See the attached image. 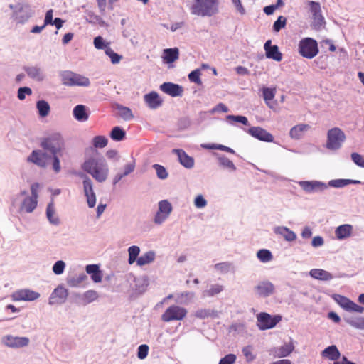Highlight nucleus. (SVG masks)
Wrapping results in <instances>:
<instances>
[{"mask_svg": "<svg viewBox=\"0 0 364 364\" xmlns=\"http://www.w3.org/2000/svg\"><path fill=\"white\" fill-rule=\"evenodd\" d=\"M187 312L184 307L171 305L161 315V320L164 322L181 321L186 316Z\"/></svg>", "mask_w": 364, "mask_h": 364, "instance_id": "6e6552de", "label": "nucleus"}, {"mask_svg": "<svg viewBox=\"0 0 364 364\" xmlns=\"http://www.w3.org/2000/svg\"><path fill=\"white\" fill-rule=\"evenodd\" d=\"M160 90L171 97L181 96L183 92L181 86L172 82L163 83L160 86Z\"/></svg>", "mask_w": 364, "mask_h": 364, "instance_id": "6ab92c4d", "label": "nucleus"}, {"mask_svg": "<svg viewBox=\"0 0 364 364\" xmlns=\"http://www.w3.org/2000/svg\"><path fill=\"white\" fill-rule=\"evenodd\" d=\"M14 19L18 23H24L31 16V9L28 4L21 5L14 13Z\"/></svg>", "mask_w": 364, "mask_h": 364, "instance_id": "a211bd4d", "label": "nucleus"}, {"mask_svg": "<svg viewBox=\"0 0 364 364\" xmlns=\"http://www.w3.org/2000/svg\"><path fill=\"white\" fill-rule=\"evenodd\" d=\"M74 117L80 122H85L89 118V114L86 112V107L82 105H78L73 109Z\"/></svg>", "mask_w": 364, "mask_h": 364, "instance_id": "c756f323", "label": "nucleus"}, {"mask_svg": "<svg viewBox=\"0 0 364 364\" xmlns=\"http://www.w3.org/2000/svg\"><path fill=\"white\" fill-rule=\"evenodd\" d=\"M272 42L270 40H268L264 46L265 52H266V56L268 58L273 59L276 61H281L282 59V55L279 51V48L277 46H272Z\"/></svg>", "mask_w": 364, "mask_h": 364, "instance_id": "412c9836", "label": "nucleus"}, {"mask_svg": "<svg viewBox=\"0 0 364 364\" xmlns=\"http://www.w3.org/2000/svg\"><path fill=\"white\" fill-rule=\"evenodd\" d=\"M3 342L8 347L18 348L27 346L29 343V339L27 337H18L8 335L3 338Z\"/></svg>", "mask_w": 364, "mask_h": 364, "instance_id": "2eb2a0df", "label": "nucleus"}, {"mask_svg": "<svg viewBox=\"0 0 364 364\" xmlns=\"http://www.w3.org/2000/svg\"><path fill=\"white\" fill-rule=\"evenodd\" d=\"M200 70L199 69H196L188 74V79L191 82H195L197 85H200L202 84V81L200 77Z\"/></svg>", "mask_w": 364, "mask_h": 364, "instance_id": "49530a36", "label": "nucleus"}, {"mask_svg": "<svg viewBox=\"0 0 364 364\" xmlns=\"http://www.w3.org/2000/svg\"><path fill=\"white\" fill-rule=\"evenodd\" d=\"M345 139L346 135L340 128H332L328 130L327 134L326 147L331 150L338 149Z\"/></svg>", "mask_w": 364, "mask_h": 364, "instance_id": "423d86ee", "label": "nucleus"}, {"mask_svg": "<svg viewBox=\"0 0 364 364\" xmlns=\"http://www.w3.org/2000/svg\"><path fill=\"white\" fill-rule=\"evenodd\" d=\"M46 215L48 220L54 225H58L59 223V219L55 215V207L53 201H51L47 206L46 208Z\"/></svg>", "mask_w": 364, "mask_h": 364, "instance_id": "f704fd0d", "label": "nucleus"}, {"mask_svg": "<svg viewBox=\"0 0 364 364\" xmlns=\"http://www.w3.org/2000/svg\"><path fill=\"white\" fill-rule=\"evenodd\" d=\"M53 9H50L46 12L45 20H44L45 26L48 25V24L53 25Z\"/></svg>", "mask_w": 364, "mask_h": 364, "instance_id": "338daca9", "label": "nucleus"}, {"mask_svg": "<svg viewBox=\"0 0 364 364\" xmlns=\"http://www.w3.org/2000/svg\"><path fill=\"white\" fill-rule=\"evenodd\" d=\"M125 132L119 127H114L110 133V137L116 141H120L125 138Z\"/></svg>", "mask_w": 364, "mask_h": 364, "instance_id": "e433bc0d", "label": "nucleus"}, {"mask_svg": "<svg viewBox=\"0 0 364 364\" xmlns=\"http://www.w3.org/2000/svg\"><path fill=\"white\" fill-rule=\"evenodd\" d=\"M310 127L308 124H298L293 127L289 132L291 138L299 139L303 135L304 132L308 130Z\"/></svg>", "mask_w": 364, "mask_h": 364, "instance_id": "2f4dec72", "label": "nucleus"}, {"mask_svg": "<svg viewBox=\"0 0 364 364\" xmlns=\"http://www.w3.org/2000/svg\"><path fill=\"white\" fill-rule=\"evenodd\" d=\"M286 25V18L283 16H279L277 20L274 23L273 29L274 31L278 32Z\"/></svg>", "mask_w": 364, "mask_h": 364, "instance_id": "6e6d98bb", "label": "nucleus"}, {"mask_svg": "<svg viewBox=\"0 0 364 364\" xmlns=\"http://www.w3.org/2000/svg\"><path fill=\"white\" fill-rule=\"evenodd\" d=\"M40 185L38 183H34L31 186V196H28L23 200L20 210L26 213H32L37 206L38 198V189Z\"/></svg>", "mask_w": 364, "mask_h": 364, "instance_id": "0eeeda50", "label": "nucleus"}, {"mask_svg": "<svg viewBox=\"0 0 364 364\" xmlns=\"http://www.w3.org/2000/svg\"><path fill=\"white\" fill-rule=\"evenodd\" d=\"M36 108L41 117H47L50 111L48 102L43 100L37 102Z\"/></svg>", "mask_w": 364, "mask_h": 364, "instance_id": "72a5a7b5", "label": "nucleus"}, {"mask_svg": "<svg viewBox=\"0 0 364 364\" xmlns=\"http://www.w3.org/2000/svg\"><path fill=\"white\" fill-rule=\"evenodd\" d=\"M236 360V356L234 354H228L223 358L219 364H234Z\"/></svg>", "mask_w": 364, "mask_h": 364, "instance_id": "680f3d73", "label": "nucleus"}, {"mask_svg": "<svg viewBox=\"0 0 364 364\" xmlns=\"http://www.w3.org/2000/svg\"><path fill=\"white\" fill-rule=\"evenodd\" d=\"M210 312L207 309H199L196 311L195 316L199 318H205L209 316Z\"/></svg>", "mask_w": 364, "mask_h": 364, "instance_id": "774afa93", "label": "nucleus"}, {"mask_svg": "<svg viewBox=\"0 0 364 364\" xmlns=\"http://www.w3.org/2000/svg\"><path fill=\"white\" fill-rule=\"evenodd\" d=\"M153 168L156 170L157 176L160 179H166L168 177V173L163 166L159 164H154Z\"/></svg>", "mask_w": 364, "mask_h": 364, "instance_id": "09e8293b", "label": "nucleus"}, {"mask_svg": "<svg viewBox=\"0 0 364 364\" xmlns=\"http://www.w3.org/2000/svg\"><path fill=\"white\" fill-rule=\"evenodd\" d=\"M300 186L307 192H311L319 187L324 186L323 183L318 182H310V181H301L299 183Z\"/></svg>", "mask_w": 364, "mask_h": 364, "instance_id": "4c0bfd02", "label": "nucleus"}, {"mask_svg": "<svg viewBox=\"0 0 364 364\" xmlns=\"http://www.w3.org/2000/svg\"><path fill=\"white\" fill-rule=\"evenodd\" d=\"M78 176L83 178L84 193L87 198L88 206L93 208L96 204V197L93 191L92 182L91 179L84 173H80Z\"/></svg>", "mask_w": 364, "mask_h": 364, "instance_id": "9d476101", "label": "nucleus"}, {"mask_svg": "<svg viewBox=\"0 0 364 364\" xmlns=\"http://www.w3.org/2000/svg\"><path fill=\"white\" fill-rule=\"evenodd\" d=\"M256 290L260 296L266 297L273 294L274 287L269 282H263L256 287Z\"/></svg>", "mask_w": 364, "mask_h": 364, "instance_id": "5701e85b", "label": "nucleus"}, {"mask_svg": "<svg viewBox=\"0 0 364 364\" xmlns=\"http://www.w3.org/2000/svg\"><path fill=\"white\" fill-rule=\"evenodd\" d=\"M41 146L43 149L49 151L53 155H55L63 149L64 140L60 134L53 133L41 139Z\"/></svg>", "mask_w": 364, "mask_h": 364, "instance_id": "7ed1b4c3", "label": "nucleus"}, {"mask_svg": "<svg viewBox=\"0 0 364 364\" xmlns=\"http://www.w3.org/2000/svg\"><path fill=\"white\" fill-rule=\"evenodd\" d=\"M281 318L280 316H272L267 313H260L257 315L258 326L261 330L272 328L281 321Z\"/></svg>", "mask_w": 364, "mask_h": 364, "instance_id": "1a4fd4ad", "label": "nucleus"}, {"mask_svg": "<svg viewBox=\"0 0 364 364\" xmlns=\"http://www.w3.org/2000/svg\"><path fill=\"white\" fill-rule=\"evenodd\" d=\"M140 252V248L138 246L133 245L129 247V264H132L134 262H136L138 256Z\"/></svg>", "mask_w": 364, "mask_h": 364, "instance_id": "ea45409f", "label": "nucleus"}, {"mask_svg": "<svg viewBox=\"0 0 364 364\" xmlns=\"http://www.w3.org/2000/svg\"><path fill=\"white\" fill-rule=\"evenodd\" d=\"M163 54L164 60L168 63H173L179 58V50L177 48L164 49Z\"/></svg>", "mask_w": 364, "mask_h": 364, "instance_id": "c85d7f7f", "label": "nucleus"}, {"mask_svg": "<svg viewBox=\"0 0 364 364\" xmlns=\"http://www.w3.org/2000/svg\"><path fill=\"white\" fill-rule=\"evenodd\" d=\"M353 230V227L350 225L345 224L338 226L336 230V237L339 240H343L350 236Z\"/></svg>", "mask_w": 364, "mask_h": 364, "instance_id": "cd10ccee", "label": "nucleus"}, {"mask_svg": "<svg viewBox=\"0 0 364 364\" xmlns=\"http://www.w3.org/2000/svg\"><path fill=\"white\" fill-rule=\"evenodd\" d=\"M135 161L132 160L130 163H128L124 166V171L123 173V175L124 176L129 175V173H132L135 169Z\"/></svg>", "mask_w": 364, "mask_h": 364, "instance_id": "69168bd1", "label": "nucleus"}, {"mask_svg": "<svg viewBox=\"0 0 364 364\" xmlns=\"http://www.w3.org/2000/svg\"><path fill=\"white\" fill-rule=\"evenodd\" d=\"M82 169L100 183L105 181L109 173L107 164L105 161H99L94 158L86 159L82 164Z\"/></svg>", "mask_w": 364, "mask_h": 364, "instance_id": "f257e3e1", "label": "nucleus"}, {"mask_svg": "<svg viewBox=\"0 0 364 364\" xmlns=\"http://www.w3.org/2000/svg\"><path fill=\"white\" fill-rule=\"evenodd\" d=\"M299 52L301 56L306 58H313L318 53V43L316 41L311 38H305L302 39L299 44Z\"/></svg>", "mask_w": 364, "mask_h": 364, "instance_id": "39448f33", "label": "nucleus"}, {"mask_svg": "<svg viewBox=\"0 0 364 364\" xmlns=\"http://www.w3.org/2000/svg\"><path fill=\"white\" fill-rule=\"evenodd\" d=\"M274 232L282 236L287 241H294L296 236V234L286 227H277Z\"/></svg>", "mask_w": 364, "mask_h": 364, "instance_id": "7c9ffc66", "label": "nucleus"}, {"mask_svg": "<svg viewBox=\"0 0 364 364\" xmlns=\"http://www.w3.org/2000/svg\"><path fill=\"white\" fill-rule=\"evenodd\" d=\"M26 72L33 79L40 81L43 78L41 70L37 67H28L26 68Z\"/></svg>", "mask_w": 364, "mask_h": 364, "instance_id": "79ce46f5", "label": "nucleus"}, {"mask_svg": "<svg viewBox=\"0 0 364 364\" xmlns=\"http://www.w3.org/2000/svg\"><path fill=\"white\" fill-rule=\"evenodd\" d=\"M84 299L87 303L92 302L93 301L96 300L98 297L97 293L94 290H89L87 291L84 294Z\"/></svg>", "mask_w": 364, "mask_h": 364, "instance_id": "5fc2aeb1", "label": "nucleus"}, {"mask_svg": "<svg viewBox=\"0 0 364 364\" xmlns=\"http://www.w3.org/2000/svg\"><path fill=\"white\" fill-rule=\"evenodd\" d=\"M308 5L313 16L314 27L316 28H320L325 24V19L321 13L320 4L316 1H308Z\"/></svg>", "mask_w": 364, "mask_h": 364, "instance_id": "9b49d317", "label": "nucleus"}, {"mask_svg": "<svg viewBox=\"0 0 364 364\" xmlns=\"http://www.w3.org/2000/svg\"><path fill=\"white\" fill-rule=\"evenodd\" d=\"M223 290V286L220 284H213L210 287L203 291V296L210 297L220 294Z\"/></svg>", "mask_w": 364, "mask_h": 364, "instance_id": "58836bf2", "label": "nucleus"}, {"mask_svg": "<svg viewBox=\"0 0 364 364\" xmlns=\"http://www.w3.org/2000/svg\"><path fill=\"white\" fill-rule=\"evenodd\" d=\"M248 133L261 141L272 142L274 136L269 132L260 127H252L248 129Z\"/></svg>", "mask_w": 364, "mask_h": 364, "instance_id": "f3484780", "label": "nucleus"}, {"mask_svg": "<svg viewBox=\"0 0 364 364\" xmlns=\"http://www.w3.org/2000/svg\"><path fill=\"white\" fill-rule=\"evenodd\" d=\"M257 257L262 262H270L273 257L272 252L267 249L259 250L257 253Z\"/></svg>", "mask_w": 364, "mask_h": 364, "instance_id": "a19ab883", "label": "nucleus"}, {"mask_svg": "<svg viewBox=\"0 0 364 364\" xmlns=\"http://www.w3.org/2000/svg\"><path fill=\"white\" fill-rule=\"evenodd\" d=\"M275 96V90L268 87L263 89V97L266 103L269 105V102L274 99Z\"/></svg>", "mask_w": 364, "mask_h": 364, "instance_id": "8fccbe9b", "label": "nucleus"}, {"mask_svg": "<svg viewBox=\"0 0 364 364\" xmlns=\"http://www.w3.org/2000/svg\"><path fill=\"white\" fill-rule=\"evenodd\" d=\"M193 14L201 16H211L218 12V0H195L191 7Z\"/></svg>", "mask_w": 364, "mask_h": 364, "instance_id": "f03ea898", "label": "nucleus"}, {"mask_svg": "<svg viewBox=\"0 0 364 364\" xmlns=\"http://www.w3.org/2000/svg\"><path fill=\"white\" fill-rule=\"evenodd\" d=\"M85 279H86V276L85 274H82V275L80 276L77 278L70 279L68 281V284L69 286L73 287H77L81 282H82Z\"/></svg>", "mask_w": 364, "mask_h": 364, "instance_id": "052dcab7", "label": "nucleus"}, {"mask_svg": "<svg viewBox=\"0 0 364 364\" xmlns=\"http://www.w3.org/2000/svg\"><path fill=\"white\" fill-rule=\"evenodd\" d=\"M309 275L316 279L328 281L333 279L332 274L323 269H313L309 272Z\"/></svg>", "mask_w": 364, "mask_h": 364, "instance_id": "bb28decb", "label": "nucleus"}, {"mask_svg": "<svg viewBox=\"0 0 364 364\" xmlns=\"http://www.w3.org/2000/svg\"><path fill=\"white\" fill-rule=\"evenodd\" d=\"M60 77L62 83L66 86L88 87L90 84L88 77L69 70L63 72L60 74Z\"/></svg>", "mask_w": 364, "mask_h": 364, "instance_id": "20e7f679", "label": "nucleus"}, {"mask_svg": "<svg viewBox=\"0 0 364 364\" xmlns=\"http://www.w3.org/2000/svg\"><path fill=\"white\" fill-rule=\"evenodd\" d=\"M228 121H234L236 122H240L244 125H247L248 123L247 118L244 116H235V115H228L226 117Z\"/></svg>", "mask_w": 364, "mask_h": 364, "instance_id": "4d7b16f0", "label": "nucleus"}, {"mask_svg": "<svg viewBox=\"0 0 364 364\" xmlns=\"http://www.w3.org/2000/svg\"><path fill=\"white\" fill-rule=\"evenodd\" d=\"M155 259V253L153 251H149L139 257L136 260L137 265L142 267L152 262Z\"/></svg>", "mask_w": 364, "mask_h": 364, "instance_id": "473e14b6", "label": "nucleus"}, {"mask_svg": "<svg viewBox=\"0 0 364 364\" xmlns=\"http://www.w3.org/2000/svg\"><path fill=\"white\" fill-rule=\"evenodd\" d=\"M351 159L358 166L364 168V157L358 153H352Z\"/></svg>", "mask_w": 364, "mask_h": 364, "instance_id": "bf43d9fd", "label": "nucleus"}, {"mask_svg": "<svg viewBox=\"0 0 364 364\" xmlns=\"http://www.w3.org/2000/svg\"><path fill=\"white\" fill-rule=\"evenodd\" d=\"M294 349L292 342L285 343L284 346L273 350L274 357L283 358L290 355Z\"/></svg>", "mask_w": 364, "mask_h": 364, "instance_id": "b1692460", "label": "nucleus"}, {"mask_svg": "<svg viewBox=\"0 0 364 364\" xmlns=\"http://www.w3.org/2000/svg\"><path fill=\"white\" fill-rule=\"evenodd\" d=\"M194 204L198 208H202L206 205L207 202L202 195H198L195 198Z\"/></svg>", "mask_w": 364, "mask_h": 364, "instance_id": "0e129e2a", "label": "nucleus"}, {"mask_svg": "<svg viewBox=\"0 0 364 364\" xmlns=\"http://www.w3.org/2000/svg\"><path fill=\"white\" fill-rule=\"evenodd\" d=\"M347 322L351 326L358 328L364 329V317H358L347 320Z\"/></svg>", "mask_w": 364, "mask_h": 364, "instance_id": "c03bdc74", "label": "nucleus"}, {"mask_svg": "<svg viewBox=\"0 0 364 364\" xmlns=\"http://www.w3.org/2000/svg\"><path fill=\"white\" fill-rule=\"evenodd\" d=\"M65 267V262L62 260H59V261H57L54 264V265L53 267V271L55 274L59 275L63 272Z\"/></svg>", "mask_w": 364, "mask_h": 364, "instance_id": "864d4df0", "label": "nucleus"}, {"mask_svg": "<svg viewBox=\"0 0 364 364\" xmlns=\"http://www.w3.org/2000/svg\"><path fill=\"white\" fill-rule=\"evenodd\" d=\"M68 296V290L62 286H58L51 294L49 298V304L51 305L63 304Z\"/></svg>", "mask_w": 364, "mask_h": 364, "instance_id": "dca6fc26", "label": "nucleus"}, {"mask_svg": "<svg viewBox=\"0 0 364 364\" xmlns=\"http://www.w3.org/2000/svg\"><path fill=\"white\" fill-rule=\"evenodd\" d=\"M144 100L148 107L152 109L159 107L163 103L159 94L154 91L145 95Z\"/></svg>", "mask_w": 364, "mask_h": 364, "instance_id": "4be33fe9", "label": "nucleus"}, {"mask_svg": "<svg viewBox=\"0 0 364 364\" xmlns=\"http://www.w3.org/2000/svg\"><path fill=\"white\" fill-rule=\"evenodd\" d=\"M172 210L171 203L167 200H162L159 203V211L156 213L154 222L157 224L163 223Z\"/></svg>", "mask_w": 364, "mask_h": 364, "instance_id": "4468645a", "label": "nucleus"}, {"mask_svg": "<svg viewBox=\"0 0 364 364\" xmlns=\"http://www.w3.org/2000/svg\"><path fill=\"white\" fill-rule=\"evenodd\" d=\"M32 91L31 89L27 87H21L18 89V97L19 100H24L26 96L25 95L27 94L28 95H31Z\"/></svg>", "mask_w": 364, "mask_h": 364, "instance_id": "e2e57ef3", "label": "nucleus"}, {"mask_svg": "<svg viewBox=\"0 0 364 364\" xmlns=\"http://www.w3.org/2000/svg\"><path fill=\"white\" fill-rule=\"evenodd\" d=\"M105 54L110 58V60L113 64L119 63L122 59V56L114 53L111 48H106Z\"/></svg>", "mask_w": 364, "mask_h": 364, "instance_id": "de8ad7c7", "label": "nucleus"}, {"mask_svg": "<svg viewBox=\"0 0 364 364\" xmlns=\"http://www.w3.org/2000/svg\"><path fill=\"white\" fill-rule=\"evenodd\" d=\"M86 272L91 277L94 282H100L102 279V274L97 264H88L86 266Z\"/></svg>", "mask_w": 364, "mask_h": 364, "instance_id": "a878e982", "label": "nucleus"}, {"mask_svg": "<svg viewBox=\"0 0 364 364\" xmlns=\"http://www.w3.org/2000/svg\"><path fill=\"white\" fill-rule=\"evenodd\" d=\"M335 301L345 310L348 311H354L362 313L364 311V308L354 303L348 298L340 295L336 294L333 296Z\"/></svg>", "mask_w": 364, "mask_h": 364, "instance_id": "f8f14e48", "label": "nucleus"}, {"mask_svg": "<svg viewBox=\"0 0 364 364\" xmlns=\"http://www.w3.org/2000/svg\"><path fill=\"white\" fill-rule=\"evenodd\" d=\"M251 346H245L242 351L247 362H251L255 359V355L252 353Z\"/></svg>", "mask_w": 364, "mask_h": 364, "instance_id": "3c124183", "label": "nucleus"}, {"mask_svg": "<svg viewBox=\"0 0 364 364\" xmlns=\"http://www.w3.org/2000/svg\"><path fill=\"white\" fill-rule=\"evenodd\" d=\"M94 46L97 49H105L106 50L107 48H109L108 46L109 43H105L104 41V39L102 36H97L94 38Z\"/></svg>", "mask_w": 364, "mask_h": 364, "instance_id": "603ef678", "label": "nucleus"}, {"mask_svg": "<svg viewBox=\"0 0 364 364\" xmlns=\"http://www.w3.org/2000/svg\"><path fill=\"white\" fill-rule=\"evenodd\" d=\"M39 297V293L28 289L17 290L11 295L14 301H31L38 299Z\"/></svg>", "mask_w": 364, "mask_h": 364, "instance_id": "ddd939ff", "label": "nucleus"}, {"mask_svg": "<svg viewBox=\"0 0 364 364\" xmlns=\"http://www.w3.org/2000/svg\"><path fill=\"white\" fill-rule=\"evenodd\" d=\"M117 109L119 111L120 117L125 121H129L134 118L132 112L129 107L117 105Z\"/></svg>", "mask_w": 364, "mask_h": 364, "instance_id": "c9c22d12", "label": "nucleus"}, {"mask_svg": "<svg viewBox=\"0 0 364 364\" xmlns=\"http://www.w3.org/2000/svg\"><path fill=\"white\" fill-rule=\"evenodd\" d=\"M149 352V346L146 344H143L139 346L137 356L139 359H144Z\"/></svg>", "mask_w": 364, "mask_h": 364, "instance_id": "13d9d810", "label": "nucleus"}, {"mask_svg": "<svg viewBox=\"0 0 364 364\" xmlns=\"http://www.w3.org/2000/svg\"><path fill=\"white\" fill-rule=\"evenodd\" d=\"M218 161L220 165L223 168H228L231 171H235L236 169V167L234 165L233 162L225 156L220 157L218 159Z\"/></svg>", "mask_w": 364, "mask_h": 364, "instance_id": "a18cd8bd", "label": "nucleus"}, {"mask_svg": "<svg viewBox=\"0 0 364 364\" xmlns=\"http://www.w3.org/2000/svg\"><path fill=\"white\" fill-rule=\"evenodd\" d=\"M173 151L177 154L180 163L186 168H192L194 165V160L192 157L189 156L182 149H174Z\"/></svg>", "mask_w": 364, "mask_h": 364, "instance_id": "393cba45", "label": "nucleus"}, {"mask_svg": "<svg viewBox=\"0 0 364 364\" xmlns=\"http://www.w3.org/2000/svg\"><path fill=\"white\" fill-rule=\"evenodd\" d=\"M48 156L41 150H33L27 158L28 162L33 163L40 167H46Z\"/></svg>", "mask_w": 364, "mask_h": 364, "instance_id": "aec40b11", "label": "nucleus"}, {"mask_svg": "<svg viewBox=\"0 0 364 364\" xmlns=\"http://www.w3.org/2000/svg\"><path fill=\"white\" fill-rule=\"evenodd\" d=\"M107 143L108 140L105 136H96L92 139V144L95 148H104Z\"/></svg>", "mask_w": 364, "mask_h": 364, "instance_id": "37998d69", "label": "nucleus"}]
</instances>
